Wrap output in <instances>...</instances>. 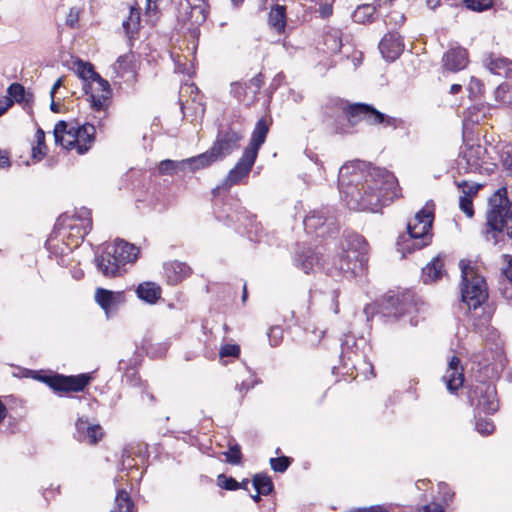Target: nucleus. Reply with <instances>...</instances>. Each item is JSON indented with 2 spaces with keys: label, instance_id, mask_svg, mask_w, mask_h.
<instances>
[{
  "label": "nucleus",
  "instance_id": "obj_1",
  "mask_svg": "<svg viewBox=\"0 0 512 512\" xmlns=\"http://www.w3.org/2000/svg\"><path fill=\"white\" fill-rule=\"evenodd\" d=\"M362 165H343L339 169L340 192L349 209L377 211L398 197V181L385 168Z\"/></svg>",
  "mask_w": 512,
  "mask_h": 512
},
{
  "label": "nucleus",
  "instance_id": "obj_2",
  "mask_svg": "<svg viewBox=\"0 0 512 512\" xmlns=\"http://www.w3.org/2000/svg\"><path fill=\"white\" fill-rule=\"evenodd\" d=\"M368 249L369 244L362 235L345 230L341 251L333 256L331 261L324 260L323 255L311 247H303L295 252L293 263L305 274H310L317 268L333 278L352 279L367 272Z\"/></svg>",
  "mask_w": 512,
  "mask_h": 512
},
{
  "label": "nucleus",
  "instance_id": "obj_3",
  "mask_svg": "<svg viewBox=\"0 0 512 512\" xmlns=\"http://www.w3.org/2000/svg\"><path fill=\"white\" fill-rule=\"evenodd\" d=\"M486 222L483 235L493 245L504 242L505 236L512 240V199L507 187H500L488 198Z\"/></svg>",
  "mask_w": 512,
  "mask_h": 512
},
{
  "label": "nucleus",
  "instance_id": "obj_4",
  "mask_svg": "<svg viewBox=\"0 0 512 512\" xmlns=\"http://www.w3.org/2000/svg\"><path fill=\"white\" fill-rule=\"evenodd\" d=\"M342 115H339L333 123L334 133L350 134L359 121H366L369 125H382L384 127H397L398 120L384 114L372 104L364 102L349 103L341 107Z\"/></svg>",
  "mask_w": 512,
  "mask_h": 512
},
{
  "label": "nucleus",
  "instance_id": "obj_5",
  "mask_svg": "<svg viewBox=\"0 0 512 512\" xmlns=\"http://www.w3.org/2000/svg\"><path fill=\"white\" fill-rule=\"evenodd\" d=\"M424 303L412 290H406L396 295H386L380 305L368 304L364 308V313L369 320L370 315L381 313L384 317H393L396 320L405 315H410L420 311V306Z\"/></svg>",
  "mask_w": 512,
  "mask_h": 512
},
{
  "label": "nucleus",
  "instance_id": "obj_6",
  "mask_svg": "<svg viewBox=\"0 0 512 512\" xmlns=\"http://www.w3.org/2000/svg\"><path fill=\"white\" fill-rule=\"evenodd\" d=\"M139 249L125 240L118 239L113 246L105 248L102 254L95 255L97 269L106 277H115L121 266L137 260Z\"/></svg>",
  "mask_w": 512,
  "mask_h": 512
},
{
  "label": "nucleus",
  "instance_id": "obj_7",
  "mask_svg": "<svg viewBox=\"0 0 512 512\" xmlns=\"http://www.w3.org/2000/svg\"><path fill=\"white\" fill-rule=\"evenodd\" d=\"M303 224L307 233L318 238L332 237L339 232L336 209L332 206H322L310 211Z\"/></svg>",
  "mask_w": 512,
  "mask_h": 512
},
{
  "label": "nucleus",
  "instance_id": "obj_8",
  "mask_svg": "<svg viewBox=\"0 0 512 512\" xmlns=\"http://www.w3.org/2000/svg\"><path fill=\"white\" fill-rule=\"evenodd\" d=\"M470 405L485 414H494L499 409L497 390L491 381L475 380L467 386Z\"/></svg>",
  "mask_w": 512,
  "mask_h": 512
},
{
  "label": "nucleus",
  "instance_id": "obj_9",
  "mask_svg": "<svg viewBox=\"0 0 512 512\" xmlns=\"http://www.w3.org/2000/svg\"><path fill=\"white\" fill-rule=\"evenodd\" d=\"M243 138L244 132L242 129H236L232 124H228L225 127L220 125L216 138L210 148L214 150L219 160L222 161L240 148V142Z\"/></svg>",
  "mask_w": 512,
  "mask_h": 512
},
{
  "label": "nucleus",
  "instance_id": "obj_10",
  "mask_svg": "<svg viewBox=\"0 0 512 512\" xmlns=\"http://www.w3.org/2000/svg\"><path fill=\"white\" fill-rule=\"evenodd\" d=\"M92 380L90 373L78 375L53 373L48 377L46 384L56 393L83 392Z\"/></svg>",
  "mask_w": 512,
  "mask_h": 512
},
{
  "label": "nucleus",
  "instance_id": "obj_11",
  "mask_svg": "<svg viewBox=\"0 0 512 512\" xmlns=\"http://www.w3.org/2000/svg\"><path fill=\"white\" fill-rule=\"evenodd\" d=\"M406 229V233L400 234L396 241L397 251L402 254L403 258L408 254L429 246L433 238V234H426V232L415 230L411 221L407 223Z\"/></svg>",
  "mask_w": 512,
  "mask_h": 512
},
{
  "label": "nucleus",
  "instance_id": "obj_12",
  "mask_svg": "<svg viewBox=\"0 0 512 512\" xmlns=\"http://www.w3.org/2000/svg\"><path fill=\"white\" fill-rule=\"evenodd\" d=\"M461 301L468 306L469 310H476L487 299V284L483 277L475 276L472 281L461 284Z\"/></svg>",
  "mask_w": 512,
  "mask_h": 512
},
{
  "label": "nucleus",
  "instance_id": "obj_13",
  "mask_svg": "<svg viewBox=\"0 0 512 512\" xmlns=\"http://www.w3.org/2000/svg\"><path fill=\"white\" fill-rule=\"evenodd\" d=\"M382 57L388 62H394L405 49L404 39L398 31H389L379 42Z\"/></svg>",
  "mask_w": 512,
  "mask_h": 512
},
{
  "label": "nucleus",
  "instance_id": "obj_14",
  "mask_svg": "<svg viewBox=\"0 0 512 512\" xmlns=\"http://www.w3.org/2000/svg\"><path fill=\"white\" fill-rule=\"evenodd\" d=\"M223 213H225V224L233 227L238 233H242L248 227L253 228L256 224V215L251 214L240 205H237L235 209H224Z\"/></svg>",
  "mask_w": 512,
  "mask_h": 512
},
{
  "label": "nucleus",
  "instance_id": "obj_15",
  "mask_svg": "<svg viewBox=\"0 0 512 512\" xmlns=\"http://www.w3.org/2000/svg\"><path fill=\"white\" fill-rule=\"evenodd\" d=\"M95 301L104 310L106 316H109L126 302V296L124 291H112L99 287L95 291Z\"/></svg>",
  "mask_w": 512,
  "mask_h": 512
},
{
  "label": "nucleus",
  "instance_id": "obj_16",
  "mask_svg": "<svg viewBox=\"0 0 512 512\" xmlns=\"http://www.w3.org/2000/svg\"><path fill=\"white\" fill-rule=\"evenodd\" d=\"M487 149L480 145L467 146L461 152L462 158L466 161L465 172H477L482 168Z\"/></svg>",
  "mask_w": 512,
  "mask_h": 512
},
{
  "label": "nucleus",
  "instance_id": "obj_17",
  "mask_svg": "<svg viewBox=\"0 0 512 512\" xmlns=\"http://www.w3.org/2000/svg\"><path fill=\"white\" fill-rule=\"evenodd\" d=\"M446 254L441 252L437 254L425 267L422 268L423 283L429 284L439 281L445 274L444 260Z\"/></svg>",
  "mask_w": 512,
  "mask_h": 512
},
{
  "label": "nucleus",
  "instance_id": "obj_18",
  "mask_svg": "<svg viewBox=\"0 0 512 512\" xmlns=\"http://www.w3.org/2000/svg\"><path fill=\"white\" fill-rule=\"evenodd\" d=\"M467 63L468 51L460 46L449 49L443 56V65L451 72L463 70Z\"/></svg>",
  "mask_w": 512,
  "mask_h": 512
},
{
  "label": "nucleus",
  "instance_id": "obj_19",
  "mask_svg": "<svg viewBox=\"0 0 512 512\" xmlns=\"http://www.w3.org/2000/svg\"><path fill=\"white\" fill-rule=\"evenodd\" d=\"M256 159V156L244 150L235 166L229 170V180H234L237 184H239L244 178L248 177L256 162Z\"/></svg>",
  "mask_w": 512,
  "mask_h": 512
},
{
  "label": "nucleus",
  "instance_id": "obj_20",
  "mask_svg": "<svg viewBox=\"0 0 512 512\" xmlns=\"http://www.w3.org/2000/svg\"><path fill=\"white\" fill-rule=\"evenodd\" d=\"M269 133V125L264 118L259 119L252 131L248 146L244 149L246 152L258 157V152L265 143Z\"/></svg>",
  "mask_w": 512,
  "mask_h": 512
},
{
  "label": "nucleus",
  "instance_id": "obj_21",
  "mask_svg": "<svg viewBox=\"0 0 512 512\" xmlns=\"http://www.w3.org/2000/svg\"><path fill=\"white\" fill-rule=\"evenodd\" d=\"M218 161L220 160L214 153V150L209 148L207 151L197 156L183 159L182 165L185 166V170H188L190 172H196L200 169L208 168Z\"/></svg>",
  "mask_w": 512,
  "mask_h": 512
},
{
  "label": "nucleus",
  "instance_id": "obj_22",
  "mask_svg": "<svg viewBox=\"0 0 512 512\" xmlns=\"http://www.w3.org/2000/svg\"><path fill=\"white\" fill-rule=\"evenodd\" d=\"M5 98L12 101V105L14 103L21 104L24 109L27 106L31 108L34 101L33 93L27 91L24 85L18 82L11 83L8 86L7 96Z\"/></svg>",
  "mask_w": 512,
  "mask_h": 512
},
{
  "label": "nucleus",
  "instance_id": "obj_23",
  "mask_svg": "<svg viewBox=\"0 0 512 512\" xmlns=\"http://www.w3.org/2000/svg\"><path fill=\"white\" fill-rule=\"evenodd\" d=\"M167 281L171 285H177L191 274V268L184 262L171 261L164 265Z\"/></svg>",
  "mask_w": 512,
  "mask_h": 512
},
{
  "label": "nucleus",
  "instance_id": "obj_24",
  "mask_svg": "<svg viewBox=\"0 0 512 512\" xmlns=\"http://www.w3.org/2000/svg\"><path fill=\"white\" fill-rule=\"evenodd\" d=\"M136 295L137 297L150 305L156 304L161 298L162 289L155 282L145 281L136 287Z\"/></svg>",
  "mask_w": 512,
  "mask_h": 512
},
{
  "label": "nucleus",
  "instance_id": "obj_25",
  "mask_svg": "<svg viewBox=\"0 0 512 512\" xmlns=\"http://www.w3.org/2000/svg\"><path fill=\"white\" fill-rule=\"evenodd\" d=\"M141 359L139 357H134L130 359L129 363L126 364L125 361H119V370L124 369L123 377L125 382L132 387H141L144 386V382L142 381L136 367L140 365Z\"/></svg>",
  "mask_w": 512,
  "mask_h": 512
},
{
  "label": "nucleus",
  "instance_id": "obj_26",
  "mask_svg": "<svg viewBox=\"0 0 512 512\" xmlns=\"http://www.w3.org/2000/svg\"><path fill=\"white\" fill-rule=\"evenodd\" d=\"M268 24L278 34H282L287 26V8L285 5L275 4L268 14Z\"/></svg>",
  "mask_w": 512,
  "mask_h": 512
},
{
  "label": "nucleus",
  "instance_id": "obj_27",
  "mask_svg": "<svg viewBox=\"0 0 512 512\" xmlns=\"http://www.w3.org/2000/svg\"><path fill=\"white\" fill-rule=\"evenodd\" d=\"M434 210L428 209L427 205L421 208L414 216L411 221L412 226L419 232H426V234H433V223H434Z\"/></svg>",
  "mask_w": 512,
  "mask_h": 512
},
{
  "label": "nucleus",
  "instance_id": "obj_28",
  "mask_svg": "<svg viewBox=\"0 0 512 512\" xmlns=\"http://www.w3.org/2000/svg\"><path fill=\"white\" fill-rule=\"evenodd\" d=\"M323 46L326 53L337 54L344 47L342 42V31L340 29L329 28L323 34Z\"/></svg>",
  "mask_w": 512,
  "mask_h": 512
},
{
  "label": "nucleus",
  "instance_id": "obj_29",
  "mask_svg": "<svg viewBox=\"0 0 512 512\" xmlns=\"http://www.w3.org/2000/svg\"><path fill=\"white\" fill-rule=\"evenodd\" d=\"M141 9L137 6H130L129 16L123 21L122 26L127 38L132 41L140 29Z\"/></svg>",
  "mask_w": 512,
  "mask_h": 512
},
{
  "label": "nucleus",
  "instance_id": "obj_30",
  "mask_svg": "<svg viewBox=\"0 0 512 512\" xmlns=\"http://www.w3.org/2000/svg\"><path fill=\"white\" fill-rule=\"evenodd\" d=\"M252 486L256 492L263 496L271 495L275 491L272 478L265 472L256 473L252 478Z\"/></svg>",
  "mask_w": 512,
  "mask_h": 512
},
{
  "label": "nucleus",
  "instance_id": "obj_31",
  "mask_svg": "<svg viewBox=\"0 0 512 512\" xmlns=\"http://www.w3.org/2000/svg\"><path fill=\"white\" fill-rule=\"evenodd\" d=\"M486 65L490 72L493 74L501 75L504 73L507 78L512 77V61H510L508 58L490 57Z\"/></svg>",
  "mask_w": 512,
  "mask_h": 512
},
{
  "label": "nucleus",
  "instance_id": "obj_32",
  "mask_svg": "<svg viewBox=\"0 0 512 512\" xmlns=\"http://www.w3.org/2000/svg\"><path fill=\"white\" fill-rule=\"evenodd\" d=\"M376 7L372 4H361L352 13V19L359 24L372 23L375 20Z\"/></svg>",
  "mask_w": 512,
  "mask_h": 512
},
{
  "label": "nucleus",
  "instance_id": "obj_33",
  "mask_svg": "<svg viewBox=\"0 0 512 512\" xmlns=\"http://www.w3.org/2000/svg\"><path fill=\"white\" fill-rule=\"evenodd\" d=\"M134 502L125 489H119L115 497V505L111 512H134Z\"/></svg>",
  "mask_w": 512,
  "mask_h": 512
},
{
  "label": "nucleus",
  "instance_id": "obj_34",
  "mask_svg": "<svg viewBox=\"0 0 512 512\" xmlns=\"http://www.w3.org/2000/svg\"><path fill=\"white\" fill-rule=\"evenodd\" d=\"M446 383L448 391L451 393L456 392L464 383V373L462 371L446 370L442 377Z\"/></svg>",
  "mask_w": 512,
  "mask_h": 512
},
{
  "label": "nucleus",
  "instance_id": "obj_35",
  "mask_svg": "<svg viewBox=\"0 0 512 512\" xmlns=\"http://www.w3.org/2000/svg\"><path fill=\"white\" fill-rule=\"evenodd\" d=\"M478 186L471 187L468 191H463V195L459 198V207L462 212L469 218H472L475 214L472 196L477 193Z\"/></svg>",
  "mask_w": 512,
  "mask_h": 512
},
{
  "label": "nucleus",
  "instance_id": "obj_36",
  "mask_svg": "<svg viewBox=\"0 0 512 512\" xmlns=\"http://www.w3.org/2000/svg\"><path fill=\"white\" fill-rule=\"evenodd\" d=\"M36 145L32 147V158L35 161H41L47 154V145L45 142V132L38 128L36 130Z\"/></svg>",
  "mask_w": 512,
  "mask_h": 512
},
{
  "label": "nucleus",
  "instance_id": "obj_37",
  "mask_svg": "<svg viewBox=\"0 0 512 512\" xmlns=\"http://www.w3.org/2000/svg\"><path fill=\"white\" fill-rule=\"evenodd\" d=\"M96 139V128L93 124L84 123L78 125L77 140L79 143L92 145Z\"/></svg>",
  "mask_w": 512,
  "mask_h": 512
},
{
  "label": "nucleus",
  "instance_id": "obj_38",
  "mask_svg": "<svg viewBox=\"0 0 512 512\" xmlns=\"http://www.w3.org/2000/svg\"><path fill=\"white\" fill-rule=\"evenodd\" d=\"M183 160L181 161H175L171 159H165L160 162L158 166V171L160 175H176L180 171H186L185 166L182 165Z\"/></svg>",
  "mask_w": 512,
  "mask_h": 512
},
{
  "label": "nucleus",
  "instance_id": "obj_39",
  "mask_svg": "<svg viewBox=\"0 0 512 512\" xmlns=\"http://www.w3.org/2000/svg\"><path fill=\"white\" fill-rule=\"evenodd\" d=\"M75 65L77 66L76 72L78 77L82 79L84 82H87V80L93 81V74H98V72L95 71L94 65L91 62H87L80 58H77L75 61Z\"/></svg>",
  "mask_w": 512,
  "mask_h": 512
},
{
  "label": "nucleus",
  "instance_id": "obj_40",
  "mask_svg": "<svg viewBox=\"0 0 512 512\" xmlns=\"http://www.w3.org/2000/svg\"><path fill=\"white\" fill-rule=\"evenodd\" d=\"M226 457V462L231 465H240L243 461V454L241 446L237 442H229L228 450L223 453Z\"/></svg>",
  "mask_w": 512,
  "mask_h": 512
},
{
  "label": "nucleus",
  "instance_id": "obj_41",
  "mask_svg": "<svg viewBox=\"0 0 512 512\" xmlns=\"http://www.w3.org/2000/svg\"><path fill=\"white\" fill-rule=\"evenodd\" d=\"M91 80H87V82H84L83 84V91L84 94L89 96L88 101L90 102L91 108L96 111L100 112L103 111L106 107L105 103H103V100H101V97L96 96L92 93V85Z\"/></svg>",
  "mask_w": 512,
  "mask_h": 512
},
{
  "label": "nucleus",
  "instance_id": "obj_42",
  "mask_svg": "<svg viewBox=\"0 0 512 512\" xmlns=\"http://www.w3.org/2000/svg\"><path fill=\"white\" fill-rule=\"evenodd\" d=\"M495 100L501 104L511 105L512 104V87L510 84L504 82L501 83L494 92Z\"/></svg>",
  "mask_w": 512,
  "mask_h": 512
},
{
  "label": "nucleus",
  "instance_id": "obj_43",
  "mask_svg": "<svg viewBox=\"0 0 512 512\" xmlns=\"http://www.w3.org/2000/svg\"><path fill=\"white\" fill-rule=\"evenodd\" d=\"M466 9L474 12H484L494 5L493 0H463Z\"/></svg>",
  "mask_w": 512,
  "mask_h": 512
},
{
  "label": "nucleus",
  "instance_id": "obj_44",
  "mask_svg": "<svg viewBox=\"0 0 512 512\" xmlns=\"http://www.w3.org/2000/svg\"><path fill=\"white\" fill-rule=\"evenodd\" d=\"M292 461V458L282 455L279 457L271 458L270 466L273 471L278 473H284L292 464Z\"/></svg>",
  "mask_w": 512,
  "mask_h": 512
},
{
  "label": "nucleus",
  "instance_id": "obj_45",
  "mask_svg": "<svg viewBox=\"0 0 512 512\" xmlns=\"http://www.w3.org/2000/svg\"><path fill=\"white\" fill-rule=\"evenodd\" d=\"M93 75L94 78L92 82L98 83L99 89L102 91V95L100 96L101 100H103V103H105V101L109 100L112 96V88L110 86V83L106 79L101 77L99 73Z\"/></svg>",
  "mask_w": 512,
  "mask_h": 512
},
{
  "label": "nucleus",
  "instance_id": "obj_46",
  "mask_svg": "<svg viewBox=\"0 0 512 512\" xmlns=\"http://www.w3.org/2000/svg\"><path fill=\"white\" fill-rule=\"evenodd\" d=\"M248 83L246 82H232L230 94L239 102H243L247 96Z\"/></svg>",
  "mask_w": 512,
  "mask_h": 512
},
{
  "label": "nucleus",
  "instance_id": "obj_47",
  "mask_svg": "<svg viewBox=\"0 0 512 512\" xmlns=\"http://www.w3.org/2000/svg\"><path fill=\"white\" fill-rule=\"evenodd\" d=\"M217 485L227 491L238 490V481L232 476L222 473L217 476Z\"/></svg>",
  "mask_w": 512,
  "mask_h": 512
},
{
  "label": "nucleus",
  "instance_id": "obj_48",
  "mask_svg": "<svg viewBox=\"0 0 512 512\" xmlns=\"http://www.w3.org/2000/svg\"><path fill=\"white\" fill-rule=\"evenodd\" d=\"M85 436H86V440L88 441L89 444L95 445L99 441L102 440V438L104 436V432H103L102 427L99 424H94V425H91L90 428H87V432H86Z\"/></svg>",
  "mask_w": 512,
  "mask_h": 512
},
{
  "label": "nucleus",
  "instance_id": "obj_49",
  "mask_svg": "<svg viewBox=\"0 0 512 512\" xmlns=\"http://www.w3.org/2000/svg\"><path fill=\"white\" fill-rule=\"evenodd\" d=\"M241 353L240 345L238 344H224L219 351V357L223 358H239Z\"/></svg>",
  "mask_w": 512,
  "mask_h": 512
},
{
  "label": "nucleus",
  "instance_id": "obj_50",
  "mask_svg": "<svg viewBox=\"0 0 512 512\" xmlns=\"http://www.w3.org/2000/svg\"><path fill=\"white\" fill-rule=\"evenodd\" d=\"M69 229L71 230L70 236H75L83 241L85 236L89 234L92 229V219H88V222L82 226L74 224L69 225Z\"/></svg>",
  "mask_w": 512,
  "mask_h": 512
},
{
  "label": "nucleus",
  "instance_id": "obj_51",
  "mask_svg": "<svg viewBox=\"0 0 512 512\" xmlns=\"http://www.w3.org/2000/svg\"><path fill=\"white\" fill-rule=\"evenodd\" d=\"M264 79V74L262 72H259L247 82L248 89L254 88L251 102H255L257 100V95L259 94L260 89L264 84Z\"/></svg>",
  "mask_w": 512,
  "mask_h": 512
},
{
  "label": "nucleus",
  "instance_id": "obj_52",
  "mask_svg": "<svg viewBox=\"0 0 512 512\" xmlns=\"http://www.w3.org/2000/svg\"><path fill=\"white\" fill-rule=\"evenodd\" d=\"M476 430L484 436L490 435L495 430V425L490 419H478L475 425Z\"/></svg>",
  "mask_w": 512,
  "mask_h": 512
},
{
  "label": "nucleus",
  "instance_id": "obj_53",
  "mask_svg": "<svg viewBox=\"0 0 512 512\" xmlns=\"http://www.w3.org/2000/svg\"><path fill=\"white\" fill-rule=\"evenodd\" d=\"M468 92L470 98H477L484 93V84L483 82L475 77H471L470 83L468 85Z\"/></svg>",
  "mask_w": 512,
  "mask_h": 512
},
{
  "label": "nucleus",
  "instance_id": "obj_54",
  "mask_svg": "<svg viewBox=\"0 0 512 512\" xmlns=\"http://www.w3.org/2000/svg\"><path fill=\"white\" fill-rule=\"evenodd\" d=\"M132 53L121 55L116 60V65L118 66V69L122 71L123 73H128L133 70V63H132Z\"/></svg>",
  "mask_w": 512,
  "mask_h": 512
},
{
  "label": "nucleus",
  "instance_id": "obj_55",
  "mask_svg": "<svg viewBox=\"0 0 512 512\" xmlns=\"http://www.w3.org/2000/svg\"><path fill=\"white\" fill-rule=\"evenodd\" d=\"M269 343L272 347L278 346L283 339V329L280 326H273L268 333Z\"/></svg>",
  "mask_w": 512,
  "mask_h": 512
},
{
  "label": "nucleus",
  "instance_id": "obj_56",
  "mask_svg": "<svg viewBox=\"0 0 512 512\" xmlns=\"http://www.w3.org/2000/svg\"><path fill=\"white\" fill-rule=\"evenodd\" d=\"M406 20L405 13L398 10H391L386 15V23L387 24H394L396 26H402Z\"/></svg>",
  "mask_w": 512,
  "mask_h": 512
},
{
  "label": "nucleus",
  "instance_id": "obj_57",
  "mask_svg": "<svg viewBox=\"0 0 512 512\" xmlns=\"http://www.w3.org/2000/svg\"><path fill=\"white\" fill-rule=\"evenodd\" d=\"M91 424L88 422L87 419L78 418L75 424L76 428V438L78 441H85L86 440V432L87 428H90Z\"/></svg>",
  "mask_w": 512,
  "mask_h": 512
},
{
  "label": "nucleus",
  "instance_id": "obj_58",
  "mask_svg": "<svg viewBox=\"0 0 512 512\" xmlns=\"http://www.w3.org/2000/svg\"><path fill=\"white\" fill-rule=\"evenodd\" d=\"M63 148L67 151H70L72 149H76L77 153L79 155H84L90 150V145L79 143L77 139H72L63 145Z\"/></svg>",
  "mask_w": 512,
  "mask_h": 512
},
{
  "label": "nucleus",
  "instance_id": "obj_59",
  "mask_svg": "<svg viewBox=\"0 0 512 512\" xmlns=\"http://www.w3.org/2000/svg\"><path fill=\"white\" fill-rule=\"evenodd\" d=\"M74 217L68 216L66 213L61 214L54 225V231L69 228V225H72L69 221L73 220Z\"/></svg>",
  "mask_w": 512,
  "mask_h": 512
},
{
  "label": "nucleus",
  "instance_id": "obj_60",
  "mask_svg": "<svg viewBox=\"0 0 512 512\" xmlns=\"http://www.w3.org/2000/svg\"><path fill=\"white\" fill-rule=\"evenodd\" d=\"M459 267L461 270V284L466 283L467 281H469L468 273L469 271L473 270V267H471L469 261H465L464 259L460 260Z\"/></svg>",
  "mask_w": 512,
  "mask_h": 512
},
{
  "label": "nucleus",
  "instance_id": "obj_61",
  "mask_svg": "<svg viewBox=\"0 0 512 512\" xmlns=\"http://www.w3.org/2000/svg\"><path fill=\"white\" fill-rule=\"evenodd\" d=\"M439 489H440V492L442 493V500L444 503L448 504V502L452 501L454 493L450 491V489L446 483H440Z\"/></svg>",
  "mask_w": 512,
  "mask_h": 512
},
{
  "label": "nucleus",
  "instance_id": "obj_62",
  "mask_svg": "<svg viewBox=\"0 0 512 512\" xmlns=\"http://www.w3.org/2000/svg\"><path fill=\"white\" fill-rule=\"evenodd\" d=\"M418 512H445V509L441 504L433 502L422 506Z\"/></svg>",
  "mask_w": 512,
  "mask_h": 512
},
{
  "label": "nucleus",
  "instance_id": "obj_63",
  "mask_svg": "<svg viewBox=\"0 0 512 512\" xmlns=\"http://www.w3.org/2000/svg\"><path fill=\"white\" fill-rule=\"evenodd\" d=\"M447 370H454V371H464L462 365H461V360L459 357L457 356H452L449 360V363H448V368Z\"/></svg>",
  "mask_w": 512,
  "mask_h": 512
},
{
  "label": "nucleus",
  "instance_id": "obj_64",
  "mask_svg": "<svg viewBox=\"0 0 512 512\" xmlns=\"http://www.w3.org/2000/svg\"><path fill=\"white\" fill-rule=\"evenodd\" d=\"M69 125L65 120H59L53 130V134H67Z\"/></svg>",
  "mask_w": 512,
  "mask_h": 512
}]
</instances>
